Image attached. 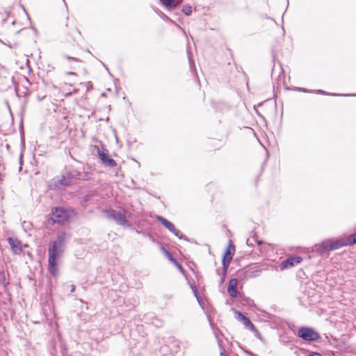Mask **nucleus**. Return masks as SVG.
Returning <instances> with one entry per match:
<instances>
[{
	"mask_svg": "<svg viewBox=\"0 0 356 356\" xmlns=\"http://www.w3.org/2000/svg\"><path fill=\"white\" fill-rule=\"evenodd\" d=\"M161 3L165 8L170 9L172 8H175L178 4L181 3V1L175 3V0H159Z\"/></svg>",
	"mask_w": 356,
	"mask_h": 356,
	"instance_id": "nucleus-15",
	"label": "nucleus"
},
{
	"mask_svg": "<svg viewBox=\"0 0 356 356\" xmlns=\"http://www.w3.org/2000/svg\"><path fill=\"white\" fill-rule=\"evenodd\" d=\"M1 176V175L0 174V177Z\"/></svg>",
	"mask_w": 356,
	"mask_h": 356,
	"instance_id": "nucleus-24",
	"label": "nucleus"
},
{
	"mask_svg": "<svg viewBox=\"0 0 356 356\" xmlns=\"http://www.w3.org/2000/svg\"><path fill=\"white\" fill-rule=\"evenodd\" d=\"M8 242L10 246L12 251L15 254H19L22 252L21 242L17 238L9 237L8 238Z\"/></svg>",
	"mask_w": 356,
	"mask_h": 356,
	"instance_id": "nucleus-10",
	"label": "nucleus"
},
{
	"mask_svg": "<svg viewBox=\"0 0 356 356\" xmlns=\"http://www.w3.org/2000/svg\"><path fill=\"white\" fill-rule=\"evenodd\" d=\"M298 336L305 341H316L321 336L314 328L309 327H302L298 331Z\"/></svg>",
	"mask_w": 356,
	"mask_h": 356,
	"instance_id": "nucleus-6",
	"label": "nucleus"
},
{
	"mask_svg": "<svg viewBox=\"0 0 356 356\" xmlns=\"http://www.w3.org/2000/svg\"><path fill=\"white\" fill-rule=\"evenodd\" d=\"M63 56L65 59H67L70 62L77 63H79L81 62L79 58L74 57V56H70L65 55V54Z\"/></svg>",
	"mask_w": 356,
	"mask_h": 356,
	"instance_id": "nucleus-19",
	"label": "nucleus"
},
{
	"mask_svg": "<svg viewBox=\"0 0 356 356\" xmlns=\"http://www.w3.org/2000/svg\"><path fill=\"white\" fill-rule=\"evenodd\" d=\"M237 284L238 280L236 278L231 279L229 282L227 292L232 298H236L238 295Z\"/></svg>",
	"mask_w": 356,
	"mask_h": 356,
	"instance_id": "nucleus-12",
	"label": "nucleus"
},
{
	"mask_svg": "<svg viewBox=\"0 0 356 356\" xmlns=\"http://www.w3.org/2000/svg\"><path fill=\"white\" fill-rule=\"evenodd\" d=\"M161 250L162 252L164 253V254L165 255V257L172 262V263H175V259L173 258L172 254L168 251L166 249H165L164 248H161Z\"/></svg>",
	"mask_w": 356,
	"mask_h": 356,
	"instance_id": "nucleus-17",
	"label": "nucleus"
},
{
	"mask_svg": "<svg viewBox=\"0 0 356 356\" xmlns=\"http://www.w3.org/2000/svg\"><path fill=\"white\" fill-rule=\"evenodd\" d=\"M76 216V212L72 209L64 207H54L51 209V215L47 222L51 225L54 224L63 225L69 222Z\"/></svg>",
	"mask_w": 356,
	"mask_h": 356,
	"instance_id": "nucleus-2",
	"label": "nucleus"
},
{
	"mask_svg": "<svg viewBox=\"0 0 356 356\" xmlns=\"http://www.w3.org/2000/svg\"><path fill=\"white\" fill-rule=\"evenodd\" d=\"M235 252V245L229 241L228 246L227 247L222 257V265L225 270L227 269L232 257Z\"/></svg>",
	"mask_w": 356,
	"mask_h": 356,
	"instance_id": "nucleus-7",
	"label": "nucleus"
},
{
	"mask_svg": "<svg viewBox=\"0 0 356 356\" xmlns=\"http://www.w3.org/2000/svg\"><path fill=\"white\" fill-rule=\"evenodd\" d=\"M111 216L122 225H124L127 222V221L125 219L124 215L121 212L116 213L115 211L113 210L111 212Z\"/></svg>",
	"mask_w": 356,
	"mask_h": 356,
	"instance_id": "nucleus-13",
	"label": "nucleus"
},
{
	"mask_svg": "<svg viewBox=\"0 0 356 356\" xmlns=\"http://www.w3.org/2000/svg\"><path fill=\"white\" fill-rule=\"evenodd\" d=\"M302 261V258L300 256L290 257L281 263L280 268L281 270H284L291 268L295 265L300 264Z\"/></svg>",
	"mask_w": 356,
	"mask_h": 356,
	"instance_id": "nucleus-8",
	"label": "nucleus"
},
{
	"mask_svg": "<svg viewBox=\"0 0 356 356\" xmlns=\"http://www.w3.org/2000/svg\"><path fill=\"white\" fill-rule=\"evenodd\" d=\"M182 11L186 15H190L192 13L193 8L189 5H185L182 8Z\"/></svg>",
	"mask_w": 356,
	"mask_h": 356,
	"instance_id": "nucleus-18",
	"label": "nucleus"
},
{
	"mask_svg": "<svg viewBox=\"0 0 356 356\" xmlns=\"http://www.w3.org/2000/svg\"><path fill=\"white\" fill-rule=\"evenodd\" d=\"M261 241H259L258 242V245H261Z\"/></svg>",
	"mask_w": 356,
	"mask_h": 356,
	"instance_id": "nucleus-23",
	"label": "nucleus"
},
{
	"mask_svg": "<svg viewBox=\"0 0 356 356\" xmlns=\"http://www.w3.org/2000/svg\"><path fill=\"white\" fill-rule=\"evenodd\" d=\"M65 40L69 43H76L81 40V32L78 30L73 20L68 21L63 30Z\"/></svg>",
	"mask_w": 356,
	"mask_h": 356,
	"instance_id": "nucleus-4",
	"label": "nucleus"
},
{
	"mask_svg": "<svg viewBox=\"0 0 356 356\" xmlns=\"http://www.w3.org/2000/svg\"><path fill=\"white\" fill-rule=\"evenodd\" d=\"M177 268H179L180 270H182V266L175 259V263H172Z\"/></svg>",
	"mask_w": 356,
	"mask_h": 356,
	"instance_id": "nucleus-20",
	"label": "nucleus"
},
{
	"mask_svg": "<svg viewBox=\"0 0 356 356\" xmlns=\"http://www.w3.org/2000/svg\"><path fill=\"white\" fill-rule=\"evenodd\" d=\"M236 315L237 316V319L241 321L243 325L248 329L252 331L255 330V327L253 323L250 321V320L244 316L241 312H236Z\"/></svg>",
	"mask_w": 356,
	"mask_h": 356,
	"instance_id": "nucleus-11",
	"label": "nucleus"
},
{
	"mask_svg": "<svg viewBox=\"0 0 356 356\" xmlns=\"http://www.w3.org/2000/svg\"><path fill=\"white\" fill-rule=\"evenodd\" d=\"M75 289V286H72V291H74Z\"/></svg>",
	"mask_w": 356,
	"mask_h": 356,
	"instance_id": "nucleus-21",
	"label": "nucleus"
},
{
	"mask_svg": "<svg viewBox=\"0 0 356 356\" xmlns=\"http://www.w3.org/2000/svg\"><path fill=\"white\" fill-rule=\"evenodd\" d=\"M346 246L352 245L356 243V234H350L348 237H343Z\"/></svg>",
	"mask_w": 356,
	"mask_h": 356,
	"instance_id": "nucleus-16",
	"label": "nucleus"
},
{
	"mask_svg": "<svg viewBox=\"0 0 356 356\" xmlns=\"http://www.w3.org/2000/svg\"><path fill=\"white\" fill-rule=\"evenodd\" d=\"M66 234L62 233L57 238V241L51 242L48 249V270L50 274L56 277L58 275V259L60 257L63 250L61 246L64 244Z\"/></svg>",
	"mask_w": 356,
	"mask_h": 356,
	"instance_id": "nucleus-1",
	"label": "nucleus"
},
{
	"mask_svg": "<svg viewBox=\"0 0 356 356\" xmlns=\"http://www.w3.org/2000/svg\"><path fill=\"white\" fill-rule=\"evenodd\" d=\"M99 157L104 165L111 168L117 166L116 161L114 159L109 158L108 155L106 152H99Z\"/></svg>",
	"mask_w": 356,
	"mask_h": 356,
	"instance_id": "nucleus-9",
	"label": "nucleus"
},
{
	"mask_svg": "<svg viewBox=\"0 0 356 356\" xmlns=\"http://www.w3.org/2000/svg\"><path fill=\"white\" fill-rule=\"evenodd\" d=\"M344 246H346V243L343 238L338 239L329 238L316 244L315 248L317 252L323 254L325 252L335 250Z\"/></svg>",
	"mask_w": 356,
	"mask_h": 356,
	"instance_id": "nucleus-3",
	"label": "nucleus"
},
{
	"mask_svg": "<svg viewBox=\"0 0 356 356\" xmlns=\"http://www.w3.org/2000/svg\"><path fill=\"white\" fill-rule=\"evenodd\" d=\"M220 355H221V356H227L225 354H224V353H221V354H220Z\"/></svg>",
	"mask_w": 356,
	"mask_h": 356,
	"instance_id": "nucleus-22",
	"label": "nucleus"
},
{
	"mask_svg": "<svg viewBox=\"0 0 356 356\" xmlns=\"http://www.w3.org/2000/svg\"><path fill=\"white\" fill-rule=\"evenodd\" d=\"M79 81L78 76L74 72H67L62 78H61V84H63V87L69 86L70 92L67 93V95H70L73 92H76L75 87Z\"/></svg>",
	"mask_w": 356,
	"mask_h": 356,
	"instance_id": "nucleus-5",
	"label": "nucleus"
},
{
	"mask_svg": "<svg viewBox=\"0 0 356 356\" xmlns=\"http://www.w3.org/2000/svg\"><path fill=\"white\" fill-rule=\"evenodd\" d=\"M157 220L169 231L175 232L177 230L175 225L163 217L157 216Z\"/></svg>",
	"mask_w": 356,
	"mask_h": 356,
	"instance_id": "nucleus-14",
	"label": "nucleus"
}]
</instances>
